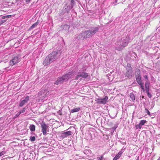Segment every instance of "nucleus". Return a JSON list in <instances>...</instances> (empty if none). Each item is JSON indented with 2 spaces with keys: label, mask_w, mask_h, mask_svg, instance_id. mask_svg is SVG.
Returning <instances> with one entry per match:
<instances>
[{
  "label": "nucleus",
  "mask_w": 160,
  "mask_h": 160,
  "mask_svg": "<svg viewBox=\"0 0 160 160\" xmlns=\"http://www.w3.org/2000/svg\"><path fill=\"white\" fill-rule=\"evenodd\" d=\"M6 22V20H2V21H0V25H2V24L3 23H4V22Z\"/></svg>",
  "instance_id": "72a5a7b5"
},
{
  "label": "nucleus",
  "mask_w": 160,
  "mask_h": 160,
  "mask_svg": "<svg viewBox=\"0 0 160 160\" xmlns=\"http://www.w3.org/2000/svg\"><path fill=\"white\" fill-rule=\"evenodd\" d=\"M7 16L8 17V18H10L11 17V15H7Z\"/></svg>",
  "instance_id": "a18cd8bd"
},
{
  "label": "nucleus",
  "mask_w": 160,
  "mask_h": 160,
  "mask_svg": "<svg viewBox=\"0 0 160 160\" xmlns=\"http://www.w3.org/2000/svg\"><path fill=\"white\" fill-rule=\"evenodd\" d=\"M85 35L86 38H88L92 36L93 35H92L91 32L90 30L84 31Z\"/></svg>",
  "instance_id": "f8f14e48"
},
{
  "label": "nucleus",
  "mask_w": 160,
  "mask_h": 160,
  "mask_svg": "<svg viewBox=\"0 0 160 160\" xmlns=\"http://www.w3.org/2000/svg\"><path fill=\"white\" fill-rule=\"evenodd\" d=\"M138 159H139V157H138V158L136 160H138Z\"/></svg>",
  "instance_id": "de8ad7c7"
},
{
  "label": "nucleus",
  "mask_w": 160,
  "mask_h": 160,
  "mask_svg": "<svg viewBox=\"0 0 160 160\" xmlns=\"http://www.w3.org/2000/svg\"><path fill=\"white\" fill-rule=\"evenodd\" d=\"M20 57L19 55L15 56L10 61V65L13 66L20 61Z\"/></svg>",
  "instance_id": "20e7f679"
},
{
  "label": "nucleus",
  "mask_w": 160,
  "mask_h": 160,
  "mask_svg": "<svg viewBox=\"0 0 160 160\" xmlns=\"http://www.w3.org/2000/svg\"><path fill=\"white\" fill-rule=\"evenodd\" d=\"M144 79L146 80H148V77L147 75H145L144 76Z\"/></svg>",
  "instance_id": "4c0bfd02"
},
{
  "label": "nucleus",
  "mask_w": 160,
  "mask_h": 160,
  "mask_svg": "<svg viewBox=\"0 0 160 160\" xmlns=\"http://www.w3.org/2000/svg\"><path fill=\"white\" fill-rule=\"evenodd\" d=\"M71 9H72L71 7L66 3L65 6L62 8V11L63 13H68Z\"/></svg>",
  "instance_id": "6e6552de"
},
{
  "label": "nucleus",
  "mask_w": 160,
  "mask_h": 160,
  "mask_svg": "<svg viewBox=\"0 0 160 160\" xmlns=\"http://www.w3.org/2000/svg\"><path fill=\"white\" fill-rule=\"evenodd\" d=\"M74 71H72L62 76V77H58L57 81L54 82V83L56 85H58L62 84L64 82L67 81L69 78H72V76L74 75Z\"/></svg>",
  "instance_id": "f03ea898"
},
{
  "label": "nucleus",
  "mask_w": 160,
  "mask_h": 160,
  "mask_svg": "<svg viewBox=\"0 0 160 160\" xmlns=\"http://www.w3.org/2000/svg\"><path fill=\"white\" fill-rule=\"evenodd\" d=\"M25 110L26 108H23L19 112V113L20 114H21L22 113H23L25 112Z\"/></svg>",
  "instance_id": "c85d7f7f"
},
{
  "label": "nucleus",
  "mask_w": 160,
  "mask_h": 160,
  "mask_svg": "<svg viewBox=\"0 0 160 160\" xmlns=\"http://www.w3.org/2000/svg\"><path fill=\"white\" fill-rule=\"evenodd\" d=\"M127 68H132L130 64H128L127 65Z\"/></svg>",
  "instance_id": "58836bf2"
},
{
  "label": "nucleus",
  "mask_w": 160,
  "mask_h": 160,
  "mask_svg": "<svg viewBox=\"0 0 160 160\" xmlns=\"http://www.w3.org/2000/svg\"><path fill=\"white\" fill-rule=\"evenodd\" d=\"M146 122V121L145 120H142L140 121L139 124L141 125V126L142 127V125H144Z\"/></svg>",
  "instance_id": "b1692460"
},
{
  "label": "nucleus",
  "mask_w": 160,
  "mask_h": 160,
  "mask_svg": "<svg viewBox=\"0 0 160 160\" xmlns=\"http://www.w3.org/2000/svg\"><path fill=\"white\" fill-rule=\"evenodd\" d=\"M143 83H141V84H139L140 86L142 88V89L143 90V91H144V86L143 85Z\"/></svg>",
  "instance_id": "c9c22d12"
},
{
  "label": "nucleus",
  "mask_w": 160,
  "mask_h": 160,
  "mask_svg": "<svg viewBox=\"0 0 160 160\" xmlns=\"http://www.w3.org/2000/svg\"><path fill=\"white\" fill-rule=\"evenodd\" d=\"M80 110V108L79 107H78L76 108H74L72 109L71 112L72 113L76 112L79 111Z\"/></svg>",
  "instance_id": "f3484780"
},
{
  "label": "nucleus",
  "mask_w": 160,
  "mask_h": 160,
  "mask_svg": "<svg viewBox=\"0 0 160 160\" xmlns=\"http://www.w3.org/2000/svg\"><path fill=\"white\" fill-rule=\"evenodd\" d=\"M31 134H33V133H32V132L31 133Z\"/></svg>",
  "instance_id": "864d4df0"
},
{
  "label": "nucleus",
  "mask_w": 160,
  "mask_h": 160,
  "mask_svg": "<svg viewBox=\"0 0 160 160\" xmlns=\"http://www.w3.org/2000/svg\"><path fill=\"white\" fill-rule=\"evenodd\" d=\"M48 92V91L46 89L43 90L39 92L38 93L39 98L42 100L44 99L46 97Z\"/></svg>",
  "instance_id": "39448f33"
},
{
  "label": "nucleus",
  "mask_w": 160,
  "mask_h": 160,
  "mask_svg": "<svg viewBox=\"0 0 160 160\" xmlns=\"http://www.w3.org/2000/svg\"><path fill=\"white\" fill-rule=\"evenodd\" d=\"M130 97L132 101L135 100V96L133 93H130Z\"/></svg>",
  "instance_id": "4be33fe9"
},
{
  "label": "nucleus",
  "mask_w": 160,
  "mask_h": 160,
  "mask_svg": "<svg viewBox=\"0 0 160 160\" xmlns=\"http://www.w3.org/2000/svg\"><path fill=\"white\" fill-rule=\"evenodd\" d=\"M6 153V152L4 151H3L1 152H0V156H2L4 155Z\"/></svg>",
  "instance_id": "c756f323"
},
{
  "label": "nucleus",
  "mask_w": 160,
  "mask_h": 160,
  "mask_svg": "<svg viewBox=\"0 0 160 160\" xmlns=\"http://www.w3.org/2000/svg\"><path fill=\"white\" fill-rule=\"evenodd\" d=\"M114 72V70H112V71L110 72L109 74V76H111V74L113 73Z\"/></svg>",
  "instance_id": "a19ab883"
},
{
  "label": "nucleus",
  "mask_w": 160,
  "mask_h": 160,
  "mask_svg": "<svg viewBox=\"0 0 160 160\" xmlns=\"http://www.w3.org/2000/svg\"><path fill=\"white\" fill-rule=\"evenodd\" d=\"M20 113H19V112L17 113L15 116L14 117V118H16L18 117L20 115Z\"/></svg>",
  "instance_id": "473e14b6"
},
{
  "label": "nucleus",
  "mask_w": 160,
  "mask_h": 160,
  "mask_svg": "<svg viewBox=\"0 0 160 160\" xmlns=\"http://www.w3.org/2000/svg\"><path fill=\"white\" fill-rule=\"evenodd\" d=\"M145 84H148L149 85V82L148 80H146V82L145 83Z\"/></svg>",
  "instance_id": "79ce46f5"
},
{
  "label": "nucleus",
  "mask_w": 160,
  "mask_h": 160,
  "mask_svg": "<svg viewBox=\"0 0 160 160\" xmlns=\"http://www.w3.org/2000/svg\"><path fill=\"white\" fill-rule=\"evenodd\" d=\"M72 134V132L70 131H68L66 132L63 133L62 135V137H63V138L66 137L69 135H71Z\"/></svg>",
  "instance_id": "4468645a"
},
{
  "label": "nucleus",
  "mask_w": 160,
  "mask_h": 160,
  "mask_svg": "<svg viewBox=\"0 0 160 160\" xmlns=\"http://www.w3.org/2000/svg\"><path fill=\"white\" fill-rule=\"evenodd\" d=\"M130 40L129 36H127L125 38L121 39L120 43V44H118V45L121 46L124 48L127 46Z\"/></svg>",
  "instance_id": "7ed1b4c3"
},
{
  "label": "nucleus",
  "mask_w": 160,
  "mask_h": 160,
  "mask_svg": "<svg viewBox=\"0 0 160 160\" xmlns=\"http://www.w3.org/2000/svg\"><path fill=\"white\" fill-rule=\"evenodd\" d=\"M108 100V98L107 96H106L103 98H98L95 101L98 104H105L106 103Z\"/></svg>",
  "instance_id": "0eeeda50"
},
{
  "label": "nucleus",
  "mask_w": 160,
  "mask_h": 160,
  "mask_svg": "<svg viewBox=\"0 0 160 160\" xmlns=\"http://www.w3.org/2000/svg\"><path fill=\"white\" fill-rule=\"evenodd\" d=\"M115 49L118 51H120L123 48L121 46H116L115 47Z\"/></svg>",
  "instance_id": "5701e85b"
},
{
  "label": "nucleus",
  "mask_w": 160,
  "mask_h": 160,
  "mask_svg": "<svg viewBox=\"0 0 160 160\" xmlns=\"http://www.w3.org/2000/svg\"><path fill=\"white\" fill-rule=\"evenodd\" d=\"M2 18L3 19L6 18H8V17L7 15L4 16L2 17Z\"/></svg>",
  "instance_id": "ea45409f"
},
{
  "label": "nucleus",
  "mask_w": 160,
  "mask_h": 160,
  "mask_svg": "<svg viewBox=\"0 0 160 160\" xmlns=\"http://www.w3.org/2000/svg\"><path fill=\"white\" fill-rule=\"evenodd\" d=\"M42 128V131L43 135H45L47 133V130L48 128V126L46 125L45 123L44 122L40 123Z\"/></svg>",
  "instance_id": "423d86ee"
},
{
  "label": "nucleus",
  "mask_w": 160,
  "mask_h": 160,
  "mask_svg": "<svg viewBox=\"0 0 160 160\" xmlns=\"http://www.w3.org/2000/svg\"><path fill=\"white\" fill-rule=\"evenodd\" d=\"M144 96H142V98H144Z\"/></svg>",
  "instance_id": "8fccbe9b"
},
{
  "label": "nucleus",
  "mask_w": 160,
  "mask_h": 160,
  "mask_svg": "<svg viewBox=\"0 0 160 160\" xmlns=\"http://www.w3.org/2000/svg\"><path fill=\"white\" fill-rule=\"evenodd\" d=\"M114 118V117H112V118Z\"/></svg>",
  "instance_id": "603ef678"
},
{
  "label": "nucleus",
  "mask_w": 160,
  "mask_h": 160,
  "mask_svg": "<svg viewBox=\"0 0 160 160\" xmlns=\"http://www.w3.org/2000/svg\"><path fill=\"white\" fill-rule=\"evenodd\" d=\"M64 28H67L68 29L69 28V26L67 25H65L64 26Z\"/></svg>",
  "instance_id": "e433bc0d"
},
{
  "label": "nucleus",
  "mask_w": 160,
  "mask_h": 160,
  "mask_svg": "<svg viewBox=\"0 0 160 160\" xmlns=\"http://www.w3.org/2000/svg\"><path fill=\"white\" fill-rule=\"evenodd\" d=\"M59 114V115H62V113H60Z\"/></svg>",
  "instance_id": "09e8293b"
},
{
  "label": "nucleus",
  "mask_w": 160,
  "mask_h": 160,
  "mask_svg": "<svg viewBox=\"0 0 160 160\" xmlns=\"http://www.w3.org/2000/svg\"><path fill=\"white\" fill-rule=\"evenodd\" d=\"M114 118V117H112V118Z\"/></svg>",
  "instance_id": "3c124183"
},
{
  "label": "nucleus",
  "mask_w": 160,
  "mask_h": 160,
  "mask_svg": "<svg viewBox=\"0 0 160 160\" xmlns=\"http://www.w3.org/2000/svg\"><path fill=\"white\" fill-rule=\"evenodd\" d=\"M80 77H81V76H80V74H79V72L78 73V75H77L76 76V77H75V79L76 80H77L79 78H80Z\"/></svg>",
  "instance_id": "2f4dec72"
},
{
  "label": "nucleus",
  "mask_w": 160,
  "mask_h": 160,
  "mask_svg": "<svg viewBox=\"0 0 160 160\" xmlns=\"http://www.w3.org/2000/svg\"><path fill=\"white\" fill-rule=\"evenodd\" d=\"M146 92L147 94L148 97L150 98H151L152 96L150 93L149 92V90H146Z\"/></svg>",
  "instance_id": "a878e982"
},
{
  "label": "nucleus",
  "mask_w": 160,
  "mask_h": 160,
  "mask_svg": "<svg viewBox=\"0 0 160 160\" xmlns=\"http://www.w3.org/2000/svg\"><path fill=\"white\" fill-rule=\"evenodd\" d=\"M103 158V157H101V158H99V160H102V159Z\"/></svg>",
  "instance_id": "37998d69"
},
{
  "label": "nucleus",
  "mask_w": 160,
  "mask_h": 160,
  "mask_svg": "<svg viewBox=\"0 0 160 160\" xmlns=\"http://www.w3.org/2000/svg\"><path fill=\"white\" fill-rule=\"evenodd\" d=\"M135 127L136 128V129H141L142 128V127L141 126V125H140L139 124L138 125H137L135 126Z\"/></svg>",
  "instance_id": "cd10ccee"
},
{
  "label": "nucleus",
  "mask_w": 160,
  "mask_h": 160,
  "mask_svg": "<svg viewBox=\"0 0 160 160\" xmlns=\"http://www.w3.org/2000/svg\"><path fill=\"white\" fill-rule=\"evenodd\" d=\"M85 38L86 36L85 35V33L84 32H82V33H80L78 35V36L77 37V38L78 40H83Z\"/></svg>",
  "instance_id": "9d476101"
},
{
  "label": "nucleus",
  "mask_w": 160,
  "mask_h": 160,
  "mask_svg": "<svg viewBox=\"0 0 160 160\" xmlns=\"http://www.w3.org/2000/svg\"><path fill=\"white\" fill-rule=\"evenodd\" d=\"M35 139V137L34 136H31L30 137V140L32 142L34 141Z\"/></svg>",
  "instance_id": "393cba45"
},
{
  "label": "nucleus",
  "mask_w": 160,
  "mask_h": 160,
  "mask_svg": "<svg viewBox=\"0 0 160 160\" xmlns=\"http://www.w3.org/2000/svg\"><path fill=\"white\" fill-rule=\"evenodd\" d=\"M127 71L132 72V68H127Z\"/></svg>",
  "instance_id": "7c9ffc66"
},
{
  "label": "nucleus",
  "mask_w": 160,
  "mask_h": 160,
  "mask_svg": "<svg viewBox=\"0 0 160 160\" xmlns=\"http://www.w3.org/2000/svg\"><path fill=\"white\" fill-rule=\"evenodd\" d=\"M76 2L74 0H71L70 1V7L72 8L75 5Z\"/></svg>",
  "instance_id": "aec40b11"
},
{
  "label": "nucleus",
  "mask_w": 160,
  "mask_h": 160,
  "mask_svg": "<svg viewBox=\"0 0 160 160\" xmlns=\"http://www.w3.org/2000/svg\"><path fill=\"white\" fill-rule=\"evenodd\" d=\"M29 128L32 132L34 131L35 130V126L34 125H31L29 126Z\"/></svg>",
  "instance_id": "6ab92c4d"
},
{
  "label": "nucleus",
  "mask_w": 160,
  "mask_h": 160,
  "mask_svg": "<svg viewBox=\"0 0 160 160\" xmlns=\"http://www.w3.org/2000/svg\"><path fill=\"white\" fill-rule=\"evenodd\" d=\"M80 74V76L82 78H86L88 76V73L86 72H79Z\"/></svg>",
  "instance_id": "2eb2a0df"
},
{
  "label": "nucleus",
  "mask_w": 160,
  "mask_h": 160,
  "mask_svg": "<svg viewBox=\"0 0 160 160\" xmlns=\"http://www.w3.org/2000/svg\"><path fill=\"white\" fill-rule=\"evenodd\" d=\"M38 24V22H36L33 24L30 28L29 30H30L31 29L35 28Z\"/></svg>",
  "instance_id": "412c9836"
},
{
  "label": "nucleus",
  "mask_w": 160,
  "mask_h": 160,
  "mask_svg": "<svg viewBox=\"0 0 160 160\" xmlns=\"http://www.w3.org/2000/svg\"><path fill=\"white\" fill-rule=\"evenodd\" d=\"M60 55V54L58 52H52L46 57L43 62V65L45 66L49 65L57 59Z\"/></svg>",
  "instance_id": "f257e3e1"
},
{
  "label": "nucleus",
  "mask_w": 160,
  "mask_h": 160,
  "mask_svg": "<svg viewBox=\"0 0 160 160\" xmlns=\"http://www.w3.org/2000/svg\"><path fill=\"white\" fill-rule=\"evenodd\" d=\"M122 152H119L114 157L113 160H117L121 156Z\"/></svg>",
  "instance_id": "dca6fc26"
},
{
  "label": "nucleus",
  "mask_w": 160,
  "mask_h": 160,
  "mask_svg": "<svg viewBox=\"0 0 160 160\" xmlns=\"http://www.w3.org/2000/svg\"><path fill=\"white\" fill-rule=\"evenodd\" d=\"M132 72H128V71H127L125 74V76L127 77L128 78H130V77H132Z\"/></svg>",
  "instance_id": "a211bd4d"
},
{
  "label": "nucleus",
  "mask_w": 160,
  "mask_h": 160,
  "mask_svg": "<svg viewBox=\"0 0 160 160\" xmlns=\"http://www.w3.org/2000/svg\"><path fill=\"white\" fill-rule=\"evenodd\" d=\"M117 2V0H116L115 2L116 3Z\"/></svg>",
  "instance_id": "49530a36"
},
{
  "label": "nucleus",
  "mask_w": 160,
  "mask_h": 160,
  "mask_svg": "<svg viewBox=\"0 0 160 160\" xmlns=\"http://www.w3.org/2000/svg\"><path fill=\"white\" fill-rule=\"evenodd\" d=\"M29 97L27 96L25 98V99H24L22 100V101H21V102H20V103L19 104V106L20 107H22L29 100Z\"/></svg>",
  "instance_id": "9b49d317"
},
{
  "label": "nucleus",
  "mask_w": 160,
  "mask_h": 160,
  "mask_svg": "<svg viewBox=\"0 0 160 160\" xmlns=\"http://www.w3.org/2000/svg\"><path fill=\"white\" fill-rule=\"evenodd\" d=\"M136 79L137 82L139 84H141L142 81L141 80V77L140 75V72L139 71H136Z\"/></svg>",
  "instance_id": "1a4fd4ad"
},
{
  "label": "nucleus",
  "mask_w": 160,
  "mask_h": 160,
  "mask_svg": "<svg viewBox=\"0 0 160 160\" xmlns=\"http://www.w3.org/2000/svg\"><path fill=\"white\" fill-rule=\"evenodd\" d=\"M99 30L98 27H96L95 28H92L90 30L92 35H94Z\"/></svg>",
  "instance_id": "ddd939ff"
},
{
  "label": "nucleus",
  "mask_w": 160,
  "mask_h": 160,
  "mask_svg": "<svg viewBox=\"0 0 160 160\" xmlns=\"http://www.w3.org/2000/svg\"><path fill=\"white\" fill-rule=\"evenodd\" d=\"M31 0H26V2H29Z\"/></svg>",
  "instance_id": "c03bdc74"
},
{
  "label": "nucleus",
  "mask_w": 160,
  "mask_h": 160,
  "mask_svg": "<svg viewBox=\"0 0 160 160\" xmlns=\"http://www.w3.org/2000/svg\"><path fill=\"white\" fill-rule=\"evenodd\" d=\"M145 87L146 90H149V85L147 84H145Z\"/></svg>",
  "instance_id": "bb28decb"
},
{
  "label": "nucleus",
  "mask_w": 160,
  "mask_h": 160,
  "mask_svg": "<svg viewBox=\"0 0 160 160\" xmlns=\"http://www.w3.org/2000/svg\"><path fill=\"white\" fill-rule=\"evenodd\" d=\"M145 110H146V112H147V113L149 115H150V112L148 110V109L147 108H145Z\"/></svg>",
  "instance_id": "f704fd0d"
}]
</instances>
